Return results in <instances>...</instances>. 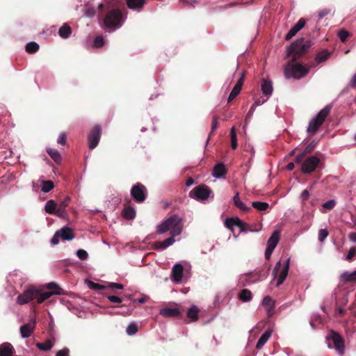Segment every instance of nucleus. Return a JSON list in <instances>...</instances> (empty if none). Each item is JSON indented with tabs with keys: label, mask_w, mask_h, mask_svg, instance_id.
Segmentation results:
<instances>
[{
	"label": "nucleus",
	"mask_w": 356,
	"mask_h": 356,
	"mask_svg": "<svg viewBox=\"0 0 356 356\" xmlns=\"http://www.w3.org/2000/svg\"><path fill=\"white\" fill-rule=\"evenodd\" d=\"M261 90L264 95L270 96L273 92L272 82L269 80L264 79L261 83Z\"/></svg>",
	"instance_id": "c85d7f7f"
},
{
	"label": "nucleus",
	"mask_w": 356,
	"mask_h": 356,
	"mask_svg": "<svg viewBox=\"0 0 356 356\" xmlns=\"http://www.w3.org/2000/svg\"><path fill=\"white\" fill-rule=\"evenodd\" d=\"M280 230H275L273 233L272 234L270 238H268V241H267V246L270 248H275L279 240L280 239Z\"/></svg>",
	"instance_id": "4be33fe9"
},
{
	"label": "nucleus",
	"mask_w": 356,
	"mask_h": 356,
	"mask_svg": "<svg viewBox=\"0 0 356 356\" xmlns=\"http://www.w3.org/2000/svg\"><path fill=\"white\" fill-rule=\"evenodd\" d=\"M351 85L353 87H356V74L353 76L351 80Z\"/></svg>",
	"instance_id": "774afa93"
},
{
	"label": "nucleus",
	"mask_w": 356,
	"mask_h": 356,
	"mask_svg": "<svg viewBox=\"0 0 356 356\" xmlns=\"http://www.w3.org/2000/svg\"><path fill=\"white\" fill-rule=\"evenodd\" d=\"M349 36L350 33L345 29H341L338 32V37L342 42H345Z\"/></svg>",
	"instance_id": "a19ab883"
},
{
	"label": "nucleus",
	"mask_w": 356,
	"mask_h": 356,
	"mask_svg": "<svg viewBox=\"0 0 356 356\" xmlns=\"http://www.w3.org/2000/svg\"><path fill=\"white\" fill-rule=\"evenodd\" d=\"M36 346L40 350L47 351V350H50L52 348L53 343L51 342V340H47L44 343H38L36 344Z\"/></svg>",
	"instance_id": "4c0bfd02"
},
{
	"label": "nucleus",
	"mask_w": 356,
	"mask_h": 356,
	"mask_svg": "<svg viewBox=\"0 0 356 356\" xmlns=\"http://www.w3.org/2000/svg\"><path fill=\"white\" fill-rule=\"evenodd\" d=\"M252 207L259 211H265L269 209L270 204L265 202L254 201L252 202Z\"/></svg>",
	"instance_id": "2f4dec72"
},
{
	"label": "nucleus",
	"mask_w": 356,
	"mask_h": 356,
	"mask_svg": "<svg viewBox=\"0 0 356 356\" xmlns=\"http://www.w3.org/2000/svg\"><path fill=\"white\" fill-rule=\"evenodd\" d=\"M133 312V309H130V307H126V309L118 312V314H121L124 316H129Z\"/></svg>",
	"instance_id": "680f3d73"
},
{
	"label": "nucleus",
	"mask_w": 356,
	"mask_h": 356,
	"mask_svg": "<svg viewBox=\"0 0 356 356\" xmlns=\"http://www.w3.org/2000/svg\"><path fill=\"white\" fill-rule=\"evenodd\" d=\"M47 287L51 291L42 292L40 289L35 287L29 288L24 293L18 296L17 302L19 305H24L36 298L38 303L40 304L48 300L52 295L63 294V290L54 282L49 283Z\"/></svg>",
	"instance_id": "7ed1b4c3"
},
{
	"label": "nucleus",
	"mask_w": 356,
	"mask_h": 356,
	"mask_svg": "<svg viewBox=\"0 0 356 356\" xmlns=\"http://www.w3.org/2000/svg\"><path fill=\"white\" fill-rule=\"evenodd\" d=\"M76 255L81 260L88 259V252L83 249H79L76 252Z\"/></svg>",
	"instance_id": "c03bdc74"
},
{
	"label": "nucleus",
	"mask_w": 356,
	"mask_h": 356,
	"mask_svg": "<svg viewBox=\"0 0 356 356\" xmlns=\"http://www.w3.org/2000/svg\"><path fill=\"white\" fill-rule=\"evenodd\" d=\"M182 219L177 215L171 216L163 222L157 227L159 234H164L170 231V237L163 241L156 242L154 245V250H165L175 241V237L179 235L182 230Z\"/></svg>",
	"instance_id": "f03ea898"
},
{
	"label": "nucleus",
	"mask_w": 356,
	"mask_h": 356,
	"mask_svg": "<svg viewBox=\"0 0 356 356\" xmlns=\"http://www.w3.org/2000/svg\"><path fill=\"white\" fill-rule=\"evenodd\" d=\"M218 127V118L216 116H214L211 122V130L210 135L216 130Z\"/></svg>",
	"instance_id": "864d4df0"
},
{
	"label": "nucleus",
	"mask_w": 356,
	"mask_h": 356,
	"mask_svg": "<svg viewBox=\"0 0 356 356\" xmlns=\"http://www.w3.org/2000/svg\"><path fill=\"white\" fill-rule=\"evenodd\" d=\"M230 138H231V147L232 149H236L238 147V139H237V134H236L234 127L231 128Z\"/></svg>",
	"instance_id": "f704fd0d"
},
{
	"label": "nucleus",
	"mask_w": 356,
	"mask_h": 356,
	"mask_svg": "<svg viewBox=\"0 0 356 356\" xmlns=\"http://www.w3.org/2000/svg\"><path fill=\"white\" fill-rule=\"evenodd\" d=\"M349 238L353 241V242H356V232H352L349 235Z\"/></svg>",
	"instance_id": "338daca9"
},
{
	"label": "nucleus",
	"mask_w": 356,
	"mask_h": 356,
	"mask_svg": "<svg viewBox=\"0 0 356 356\" xmlns=\"http://www.w3.org/2000/svg\"><path fill=\"white\" fill-rule=\"evenodd\" d=\"M60 238V236H59L58 233L56 232L54 236H53V238H51V245H56L58 244Z\"/></svg>",
	"instance_id": "bf43d9fd"
},
{
	"label": "nucleus",
	"mask_w": 356,
	"mask_h": 356,
	"mask_svg": "<svg viewBox=\"0 0 356 356\" xmlns=\"http://www.w3.org/2000/svg\"><path fill=\"white\" fill-rule=\"evenodd\" d=\"M88 286H89V288L94 289V290H102V289H104L106 288V286L104 285H102L98 283H95L92 281L89 282Z\"/></svg>",
	"instance_id": "de8ad7c7"
},
{
	"label": "nucleus",
	"mask_w": 356,
	"mask_h": 356,
	"mask_svg": "<svg viewBox=\"0 0 356 356\" xmlns=\"http://www.w3.org/2000/svg\"><path fill=\"white\" fill-rule=\"evenodd\" d=\"M107 300L112 302H115V303H121L122 301V300L120 298L115 296H107Z\"/></svg>",
	"instance_id": "4d7b16f0"
},
{
	"label": "nucleus",
	"mask_w": 356,
	"mask_h": 356,
	"mask_svg": "<svg viewBox=\"0 0 356 356\" xmlns=\"http://www.w3.org/2000/svg\"><path fill=\"white\" fill-rule=\"evenodd\" d=\"M227 173V168L222 163H219L214 165L212 172V176L217 179L222 178Z\"/></svg>",
	"instance_id": "f3484780"
},
{
	"label": "nucleus",
	"mask_w": 356,
	"mask_h": 356,
	"mask_svg": "<svg viewBox=\"0 0 356 356\" xmlns=\"http://www.w3.org/2000/svg\"><path fill=\"white\" fill-rule=\"evenodd\" d=\"M226 227L228 229H232L233 226L237 227L240 228L241 232H245V231H258L259 229H253L250 227V225H248L246 222H244L241 220H240L238 218H227L225 221Z\"/></svg>",
	"instance_id": "1a4fd4ad"
},
{
	"label": "nucleus",
	"mask_w": 356,
	"mask_h": 356,
	"mask_svg": "<svg viewBox=\"0 0 356 356\" xmlns=\"http://www.w3.org/2000/svg\"><path fill=\"white\" fill-rule=\"evenodd\" d=\"M131 201L129 200L124 204V208L122 211V215L124 219L133 220L136 217L135 209L131 206Z\"/></svg>",
	"instance_id": "dca6fc26"
},
{
	"label": "nucleus",
	"mask_w": 356,
	"mask_h": 356,
	"mask_svg": "<svg viewBox=\"0 0 356 356\" xmlns=\"http://www.w3.org/2000/svg\"><path fill=\"white\" fill-rule=\"evenodd\" d=\"M127 8L129 9L139 10L144 7L145 0H126Z\"/></svg>",
	"instance_id": "393cba45"
},
{
	"label": "nucleus",
	"mask_w": 356,
	"mask_h": 356,
	"mask_svg": "<svg viewBox=\"0 0 356 356\" xmlns=\"http://www.w3.org/2000/svg\"><path fill=\"white\" fill-rule=\"evenodd\" d=\"M330 12V10L329 8H323L318 11V19L324 18L325 16H327Z\"/></svg>",
	"instance_id": "603ef678"
},
{
	"label": "nucleus",
	"mask_w": 356,
	"mask_h": 356,
	"mask_svg": "<svg viewBox=\"0 0 356 356\" xmlns=\"http://www.w3.org/2000/svg\"><path fill=\"white\" fill-rule=\"evenodd\" d=\"M54 188V183L51 180H45L42 181L41 191L48 193Z\"/></svg>",
	"instance_id": "c9c22d12"
},
{
	"label": "nucleus",
	"mask_w": 356,
	"mask_h": 356,
	"mask_svg": "<svg viewBox=\"0 0 356 356\" xmlns=\"http://www.w3.org/2000/svg\"><path fill=\"white\" fill-rule=\"evenodd\" d=\"M122 13L119 9H111L107 12L103 19V25L106 29H116L122 26Z\"/></svg>",
	"instance_id": "20e7f679"
},
{
	"label": "nucleus",
	"mask_w": 356,
	"mask_h": 356,
	"mask_svg": "<svg viewBox=\"0 0 356 356\" xmlns=\"http://www.w3.org/2000/svg\"><path fill=\"white\" fill-rule=\"evenodd\" d=\"M245 76V72L243 71L241 72L240 78L238 79L237 83H236V84H235V86L242 88V86L243 85Z\"/></svg>",
	"instance_id": "5fc2aeb1"
},
{
	"label": "nucleus",
	"mask_w": 356,
	"mask_h": 356,
	"mask_svg": "<svg viewBox=\"0 0 356 356\" xmlns=\"http://www.w3.org/2000/svg\"><path fill=\"white\" fill-rule=\"evenodd\" d=\"M259 102H255L252 106V107L250 108V111L248 113V115H246V118H250L251 115H252L253 112H254V108L255 106H257V105H259Z\"/></svg>",
	"instance_id": "e2e57ef3"
},
{
	"label": "nucleus",
	"mask_w": 356,
	"mask_h": 356,
	"mask_svg": "<svg viewBox=\"0 0 356 356\" xmlns=\"http://www.w3.org/2000/svg\"><path fill=\"white\" fill-rule=\"evenodd\" d=\"M290 266V259H287L284 266H282L281 261H277L275 264V268L273 269V276L276 277L278 275V278L276 282V286H279L286 278L289 267Z\"/></svg>",
	"instance_id": "423d86ee"
},
{
	"label": "nucleus",
	"mask_w": 356,
	"mask_h": 356,
	"mask_svg": "<svg viewBox=\"0 0 356 356\" xmlns=\"http://www.w3.org/2000/svg\"><path fill=\"white\" fill-rule=\"evenodd\" d=\"M70 197L67 196L58 204L57 216L61 218H65L67 216L66 208L69 206Z\"/></svg>",
	"instance_id": "2eb2a0df"
},
{
	"label": "nucleus",
	"mask_w": 356,
	"mask_h": 356,
	"mask_svg": "<svg viewBox=\"0 0 356 356\" xmlns=\"http://www.w3.org/2000/svg\"><path fill=\"white\" fill-rule=\"evenodd\" d=\"M233 203L235 207H236L243 212H249L250 211H251V208L246 207L245 204L241 200L238 192H237L236 194H235V195L234 196Z\"/></svg>",
	"instance_id": "412c9836"
},
{
	"label": "nucleus",
	"mask_w": 356,
	"mask_h": 356,
	"mask_svg": "<svg viewBox=\"0 0 356 356\" xmlns=\"http://www.w3.org/2000/svg\"><path fill=\"white\" fill-rule=\"evenodd\" d=\"M331 110V106L327 105L317 114L316 117L309 121L307 131L309 134H315L325 119L328 116Z\"/></svg>",
	"instance_id": "39448f33"
},
{
	"label": "nucleus",
	"mask_w": 356,
	"mask_h": 356,
	"mask_svg": "<svg viewBox=\"0 0 356 356\" xmlns=\"http://www.w3.org/2000/svg\"><path fill=\"white\" fill-rule=\"evenodd\" d=\"M39 49V45L35 42H30L26 45V51L29 54H34Z\"/></svg>",
	"instance_id": "e433bc0d"
},
{
	"label": "nucleus",
	"mask_w": 356,
	"mask_h": 356,
	"mask_svg": "<svg viewBox=\"0 0 356 356\" xmlns=\"http://www.w3.org/2000/svg\"><path fill=\"white\" fill-rule=\"evenodd\" d=\"M272 335L271 330H266L264 334L261 336V337L257 340V343H256V348H261L264 346L266 342L270 338Z\"/></svg>",
	"instance_id": "cd10ccee"
},
{
	"label": "nucleus",
	"mask_w": 356,
	"mask_h": 356,
	"mask_svg": "<svg viewBox=\"0 0 356 356\" xmlns=\"http://www.w3.org/2000/svg\"><path fill=\"white\" fill-rule=\"evenodd\" d=\"M108 287L111 289H123L124 285L120 283L111 282L108 284Z\"/></svg>",
	"instance_id": "13d9d810"
},
{
	"label": "nucleus",
	"mask_w": 356,
	"mask_h": 356,
	"mask_svg": "<svg viewBox=\"0 0 356 356\" xmlns=\"http://www.w3.org/2000/svg\"><path fill=\"white\" fill-rule=\"evenodd\" d=\"M15 353V348L10 343L5 342L0 344V356H13Z\"/></svg>",
	"instance_id": "6ab92c4d"
},
{
	"label": "nucleus",
	"mask_w": 356,
	"mask_h": 356,
	"mask_svg": "<svg viewBox=\"0 0 356 356\" xmlns=\"http://www.w3.org/2000/svg\"><path fill=\"white\" fill-rule=\"evenodd\" d=\"M327 339L332 341L334 347L340 353L344 351V340L341 337L334 331H331L330 335L327 337Z\"/></svg>",
	"instance_id": "f8f14e48"
},
{
	"label": "nucleus",
	"mask_w": 356,
	"mask_h": 356,
	"mask_svg": "<svg viewBox=\"0 0 356 356\" xmlns=\"http://www.w3.org/2000/svg\"><path fill=\"white\" fill-rule=\"evenodd\" d=\"M104 44V38L102 36H98L95 38L94 39V46L96 48H101L103 47Z\"/></svg>",
	"instance_id": "49530a36"
},
{
	"label": "nucleus",
	"mask_w": 356,
	"mask_h": 356,
	"mask_svg": "<svg viewBox=\"0 0 356 356\" xmlns=\"http://www.w3.org/2000/svg\"><path fill=\"white\" fill-rule=\"evenodd\" d=\"M57 232L58 233L59 236H60V238L63 240H71L74 238V234L72 228L68 227H64L61 228L60 229L58 230Z\"/></svg>",
	"instance_id": "aec40b11"
},
{
	"label": "nucleus",
	"mask_w": 356,
	"mask_h": 356,
	"mask_svg": "<svg viewBox=\"0 0 356 356\" xmlns=\"http://www.w3.org/2000/svg\"><path fill=\"white\" fill-rule=\"evenodd\" d=\"M305 24L306 19L305 18L299 19L296 24L289 30V31H288L285 36V40H291L297 33L305 27Z\"/></svg>",
	"instance_id": "ddd939ff"
},
{
	"label": "nucleus",
	"mask_w": 356,
	"mask_h": 356,
	"mask_svg": "<svg viewBox=\"0 0 356 356\" xmlns=\"http://www.w3.org/2000/svg\"><path fill=\"white\" fill-rule=\"evenodd\" d=\"M44 209L47 213L57 216L58 203L54 200H49L46 202Z\"/></svg>",
	"instance_id": "5701e85b"
},
{
	"label": "nucleus",
	"mask_w": 356,
	"mask_h": 356,
	"mask_svg": "<svg viewBox=\"0 0 356 356\" xmlns=\"http://www.w3.org/2000/svg\"><path fill=\"white\" fill-rule=\"evenodd\" d=\"M138 331V327L135 323H131L126 328V332L128 335H134Z\"/></svg>",
	"instance_id": "79ce46f5"
},
{
	"label": "nucleus",
	"mask_w": 356,
	"mask_h": 356,
	"mask_svg": "<svg viewBox=\"0 0 356 356\" xmlns=\"http://www.w3.org/2000/svg\"><path fill=\"white\" fill-rule=\"evenodd\" d=\"M102 135V127L95 125L92 128L88 136L89 148L94 149L99 144Z\"/></svg>",
	"instance_id": "9d476101"
},
{
	"label": "nucleus",
	"mask_w": 356,
	"mask_h": 356,
	"mask_svg": "<svg viewBox=\"0 0 356 356\" xmlns=\"http://www.w3.org/2000/svg\"><path fill=\"white\" fill-rule=\"evenodd\" d=\"M328 236V231L327 229H320L318 230V238L319 241L323 242Z\"/></svg>",
	"instance_id": "37998d69"
},
{
	"label": "nucleus",
	"mask_w": 356,
	"mask_h": 356,
	"mask_svg": "<svg viewBox=\"0 0 356 356\" xmlns=\"http://www.w3.org/2000/svg\"><path fill=\"white\" fill-rule=\"evenodd\" d=\"M159 314L166 318L178 317L180 319L182 318L180 310L177 307H164L160 309Z\"/></svg>",
	"instance_id": "4468645a"
},
{
	"label": "nucleus",
	"mask_w": 356,
	"mask_h": 356,
	"mask_svg": "<svg viewBox=\"0 0 356 356\" xmlns=\"http://www.w3.org/2000/svg\"><path fill=\"white\" fill-rule=\"evenodd\" d=\"M274 250L273 248L266 247L264 252L265 259H270Z\"/></svg>",
	"instance_id": "6e6d98bb"
},
{
	"label": "nucleus",
	"mask_w": 356,
	"mask_h": 356,
	"mask_svg": "<svg viewBox=\"0 0 356 356\" xmlns=\"http://www.w3.org/2000/svg\"><path fill=\"white\" fill-rule=\"evenodd\" d=\"M58 34L61 38H69L72 34V29L67 24H64L59 29Z\"/></svg>",
	"instance_id": "c756f323"
},
{
	"label": "nucleus",
	"mask_w": 356,
	"mask_h": 356,
	"mask_svg": "<svg viewBox=\"0 0 356 356\" xmlns=\"http://www.w3.org/2000/svg\"><path fill=\"white\" fill-rule=\"evenodd\" d=\"M47 152L49 155L51 159L54 160V161L57 164H60L61 162V156L59 152L56 149H51V147H48L47 149Z\"/></svg>",
	"instance_id": "7c9ffc66"
},
{
	"label": "nucleus",
	"mask_w": 356,
	"mask_h": 356,
	"mask_svg": "<svg viewBox=\"0 0 356 356\" xmlns=\"http://www.w3.org/2000/svg\"><path fill=\"white\" fill-rule=\"evenodd\" d=\"M340 281L343 283L356 282V270L352 273L344 272L340 276Z\"/></svg>",
	"instance_id": "a878e982"
},
{
	"label": "nucleus",
	"mask_w": 356,
	"mask_h": 356,
	"mask_svg": "<svg viewBox=\"0 0 356 356\" xmlns=\"http://www.w3.org/2000/svg\"><path fill=\"white\" fill-rule=\"evenodd\" d=\"M356 257V248H350L346 259L348 261H351L353 258Z\"/></svg>",
	"instance_id": "8fccbe9b"
},
{
	"label": "nucleus",
	"mask_w": 356,
	"mask_h": 356,
	"mask_svg": "<svg viewBox=\"0 0 356 356\" xmlns=\"http://www.w3.org/2000/svg\"><path fill=\"white\" fill-rule=\"evenodd\" d=\"M148 300V297L145 295H143L142 297H140L139 299L138 300H134V302H137L139 304H143L145 303L147 300Z\"/></svg>",
	"instance_id": "0e129e2a"
},
{
	"label": "nucleus",
	"mask_w": 356,
	"mask_h": 356,
	"mask_svg": "<svg viewBox=\"0 0 356 356\" xmlns=\"http://www.w3.org/2000/svg\"><path fill=\"white\" fill-rule=\"evenodd\" d=\"M69 349L64 348L58 350L56 353V356H68Z\"/></svg>",
	"instance_id": "052dcab7"
},
{
	"label": "nucleus",
	"mask_w": 356,
	"mask_h": 356,
	"mask_svg": "<svg viewBox=\"0 0 356 356\" xmlns=\"http://www.w3.org/2000/svg\"><path fill=\"white\" fill-rule=\"evenodd\" d=\"M310 40H305L303 38L297 39L288 47L287 56L292 57L284 68V75L286 79H301L307 75L309 68L296 60L302 58L310 48Z\"/></svg>",
	"instance_id": "f257e3e1"
},
{
	"label": "nucleus",
	"mask_w": 356,
	"mask_h": 356,
	"mask_svg": "<svg viewBox=\"0 0 356 356\" xmlns=\"http://www.w3.org/2000/svg\"><path fill=\"white\" fill-rule=\"evenodd\" d=\"M329 56L330 53L327 50H324L317 54L316 59L318 63L323 62L326 60Z\"/></svg>",
	"instance_id": "ea45409f"
},
{
	"label": "nucleus",
	"mask_w": 356,
	"mask_h": 356,
	"mask_svg": "<svg viewBox=\"0 0 356 356\" xmlns=\"http://www.w3.org/2000/svg\"><path fill=\"white\" fill-rule=\"evenodd\" d=\"M238 298L243 302H248L252 300V292L248 289H243L239 293Z\"/></svg>",
	"instance_id": "72a5a7b5"
},
{
	"label": "nucleus",
	"mask_w": 356,
	"mask_h": 356,
	"mask_svg": "<svg viewBox=\"0 0 356 356\" xmlns=\"http://www.w3.org/2000/svg\"><path fill=\"white\" fill-rule=\"evenodd\" d=\"M309 191L307 189L304 190L301 194L302 200L303 201H305L309 198Z\"/></svg>",
	"instance_id": "69168bd1"
},
{
	"label": "nucleus",
	"mask_w": 356,
	"mask_h": 356,
	"mask_svg": "<svg viewBox=\"0 0 356 356\" xmlns=\"http://www.w3.org/2000/svg\"><path fill=\"white\" fill-rule=\"evenodd\" d=\"M262 304L266 307L267 312L270 313L275 307V302L270 296H266L263 298Z\"/></svg>",
	"instance_id": "473e14b6"
},
{
	"label": "nucleus",
	"mask_w": 356,
	"mask_h": 356,
	"mask_svg": "<svg viewBox=\"0 0 356 356\" xmlns=\"http://www.w3.org/2000/svg\"><path fill=\"white\" fill-rule=\"evenodd\" d=\"M35 323H26L21 326L19 328V332L22 337L26 339L29 338L35 330Z\"/></svg>",
	"instance_id": "a211bd4d"
},
{
	"label": "nucleus",
	"mask_w": 356,
	"mask_h": 356,
	"mask_svg": "<svg viewBox=\"0 0 356 356\" xmlns=\"http://www.w3.org/2000/svg\"><path fill=\"white\" fill-rule=\"evenodd\" d=\"M200 309L195 305L191 306L188 309L187 311V317L191 319V321H197L199 319V314Z\"/></svg>",
	"instance_id": "bb28decb"
},
{
	"label": "nucleus",
	"mask_w": 356,
	"mask_h": 356,
	"mask_svg": "<svg viewBox=\"0 0 356 356\" xmlns=\"http://www.w3.org/2000/svg\"><path fill=\"white\" fill-rule=\"evenodd\" d=\"M211 193V190L209 186L201 184L189 192V197L198 201H203L207 200Z\"/></svg>",
	"instance_id": "6e6552de"
},
{
	"label": "nucleus",
	"mask_w": 356,
	"mask_h": 356,
	"mask_svg": "<svg viewBox=\"0 0 356 356\" xmlns=\"http://www.w3.org/2000/svg\"><path fill=\"white\" fill-rule=\"evenodd\" d=\"M147 190L141 183H136L131 189V195L137 203H143L147 198Z\"/></svg>",
	"instance_id": "0eeeda50"
},
{
	"label": "nucleus",
	"mask_w": 356,
	"mask_h": 356,
	"mask_svg": "<svg viewBox=\"0 0 356 356\" xmlns=\"http://www.w3.org/2000/svg\"><path fill=\"white\" fill-rule=\"evenodd\" d=\"M311 152V149H308L307 152V151H304L301 154H299L298 155H297L296 159H295V162L296 163H301L302 162L303 159H305V156L306 154L308 153V152Z\"/></svg>",
	"instance_id": "09e8293b"
},
{
	"label": "nucleus",
	"mask_w": 356,
	"mask_h": 356,
	"mask_svg": "<svg viewBox=\"0 0 356 356\" xmlns=\"http://www.w3.org/2000/svg\"><path fill=\"white\" fill-rule=\"evenodd\" d=\"M336 206V201L334 200H330L323 204L324 209L330 210Z\"/></svg>",
	"instance_id": "a18cd8bd"
},
{
	"label": "nucleus",
	"mask_w": 356,
	"mask_h": 356,
	"mask_svg": "<svg viewBox=\"0 0 356 356\" xmlns=\"http://www.w3.org/2000/svg\"><path fill=\"white\" fill-rule=\"evenodd\" d=\"M57 142L61 145H65L67 143V134L63 132L61 133L58 138Z\"/></svg>",
	"instance_id": "3c124183"
},
{
	"label": "nucleus",
	"mask_w": 356,
	"mask_h": 356,
	"mask_svg": "<svg viewBox=\"0 0 356 356\" xmlns=\"http://www.w3.org/2000/svg\"><path fill=\"white\" fill-rule=\"evenodd\" d=\"M320 160L315 156H309L302 164V171L305 174L314 172L318 165Z\"/></svg>",
	"instance_id": "9b49d317"
},
{
	"label": "nucleus",
	"mask_w": 356,
	"mask_h": 356,
	"mask_svg": "<svg viewBox=\"0 0 356 356\" xmlns=\"http://www.w3.org/2000/svg\"><path fill=\"white\" fill-rule=\"evenodd\" d=\"M183 276V266L179 264H177L174 266L172 268V277L175 282H179Z\"/></svg>",
	"instance_id": "b1692460"
},
{
	"label": "nucleus",
	"mask_w": 356,
	"mask_h": 356,
	"mask_svg": "<svg viewBox=\"0 0 356 356\" xmlns=\"http://www.w3.org/2000/svg\"><path fill=\"white\" fill-rule=\"evenodd\" d=\"M241 88H240V87L234 85V86L232 88V90L229 94V96L228 97V102H230L232 100H234L236 98V97L239 95V93L241 90Z\"/></svg>",
	"instance_id": "58836bf2"
}]
</instances>
